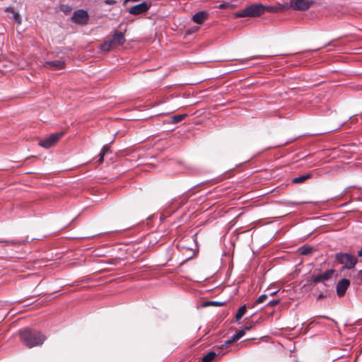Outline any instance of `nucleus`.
<instances>
[{"mask_svg":"<svg viewBox=\"0 0 362 362\" xmlns=\"http://www.w3.org/2000/svg\"><path fill=\"white\" fill-rule=\"evenodd\" d=\"M275 6L277 10L276 13L284 12L291 8V5L288 3H278Z\"/></svg>","mask_w":362,"mask_h":362,"instance_id":"15","label":"nucleus"},{"mask_svg":"<svg viewBox=\"0 0 362 362\" xmlns=\"http://www.w3.org/2000/svg\"><path fill=\"white\" fill-rule=\"evenodd\" d=\"M71 20L78 24H86L88 20V13L82 9L77 10L74 13Z\"/></svg>","mask_w":362,"mask_h":362,"instance_id":"7","label":"nucleus"},{"mask_svg":"<svg viewBox=\"0 0 362 362\" xmlns=\"http://www.w3.org/2000/svg\"><path fill=\"white\" fill-rule=\"evenodd\" d=\"M337 262L345 269H353L358 262L356 257L349 253H337L335 255Z\"/></svg>","mask_w":362,"mask_h":362,"instance_id":"4","label":"nucleus"},{"mask_svg":"<svg viewBox=\"0 0 362 362\" xmlns=\"http://www.w3.org/2000/svg\"><path fill=\"white\" fill-rule=\"evenodd\" d=\"M149 4L146 2H142L129 8V13L132 15L142 14L146 13L149 9Z\"/></svg>","mask_w":362,"mask_h":362,"instance_id":"9","label":"nucleus"},{"mask_svg":"<svg viewBox=\"0 0 362 362\" xmlns=\"http://www.w3.org/2000/svg\"><path fill=\"white\" fill-rule=\"evenodd\" d=\"M245 334V329H242L238 331L236 334H235L230 339L227 340L225 342V345L226 346H228L235 341L240 339L241 337H243Z\"/></svg>","mask_w":362,"mask_h":362,"instance_id":"13","label":"nucleus"},{"mask_svg":"<svg viewBox=\"0 0 362 362\" xmlns=\"http://www.w3.org/2000/svg\"><path fill=\"white\" fill-rule=\"evenodd\" d=\"M358 257H362V248L358 251Z\"/></svg>","mask_w":362,"mask_h":362,"instance_id":"31","label":"nucleus"},{"mask_svg":"<svg viewBox=\"0 0 362 362\" xmlns=\"http://www.w3.org/2000/svg\"><path fill=\"white\" fill-rule=\"evenodd\" d=\"M208 13L206 11H199L192 16V20L197 24H202L206 20Z\"/></svg>","mask_w":362,"mask_h":362,"instance_id":"11","label":"nucleus"},{"mask_svg":"<svg viewBox=\"0 0 362 362\" xmlns=\"http://www.w3.org/2000/svg\"><path fill=\"white\" fill-rule=\"evenodd\" d=\"M245 312H246V307H245V305L241 306L238 309V312H237V313L235 315L236 320H238L241 319L242 317L245 315Z\"/></svg>","mask_w":362,"mask_h":362,"instance_id":"18","label":"nucleus"},{"mask_svg":"<svg viewBox=\"0 0 362 362\" xmlns=\"http://www.w3.org/2000/svg\"><path fill=\"white\" fill-rule=\"evenodd\" d=\"M264 5L262 4H251L244 9L235 13L236 18L259 17L263 15Z\"/></svg>","mask_w":362,"mask_h":362,"instance_id":"3","label":"nucleus"},{"mask_svg":"<svg viewBox=\"0 0 362 362\" xmlns=\"http://www.w3.org/2000/svg\"><path fill=\"white\" fill-rule=\"evenodd\" d=\"M276 6H264L263 8V13L265 12H271V13H276Z\"/></svg>","mask_w":362,"mask_h":362,"instance_id":"19","label":"nucleus"},{"mask_svg":"<svg viewBox=\"0 0 362 362\" xmlns=\"http://www.w3.org/2000/svg\"><path fill=\"white\" fill-rule=\"evenodd\" d=\"M312 250L313 249L311 247H301L299 249V252H300V255H306L310 254L312 252Z\"/></svg>","mask_w":362,"mask_h":362,"instance_id":"22","label":"nucleus"},{"mask_svg":"<svg viewBox=\"0 0 362 362\" xmlns=\"http://www.w3.org/2000/svg\"><path fill=\"white\" fill-rule=\"evenodd\" d=\"M186 117H187L186 114L173 115L171 117V122L173 124H176V123H178V122H181L182 120H183Z\"/></svg>","mask_w":362,"mask_h":362,"instance_id":"17","label":"nucleus"},{"mask_svg":"<svg viewBox=\"0 0 362 362\" xmlns=\"http://www.w3.org/2000/svg\"><path fill=\"white\" fill-rule=\"evenodd\" d=\"M216 356V354L214 351H210L202 358V362H211Z\"/></svg>","mask_w":362,"mask_h":362,"instance_id":"16","label":"nucleus"},{"mask_svg":"<svg viewBox=\"0 0 362 362\" xmlns=\"http://www.w3.org/2000/svg\"><path fill=\"white\" fill-rule=\"evenodd\" d=\"M63 135V132L52 134L48 137L40 141L39 145L45 148H49L56 144Z\"/></svg>","mask_w":362,"mask_h":362,"instance_id":"5","label":"nucleus"},{"mask_svg":"<svg viewBox=\"0 0 362 362\" xmlns=\"http://www.w3.org/2000/svg\"><path fill=\"white\" fill-rule=\"evenodd\" d=\"M101 151L102 153H104V154H105V155L106 153H107L110 152V146H109L108 144L105 145V146L102 148V149H101V151Z\"/></svg>","mask_w":362,"mask_h":362,"instance_id":"24","label":"nucleus"},{"mask_svg":"<svg viewBox=\"0 0 362 362\" xmlns=\"http://www.w3.org/2000/svg\"><path fill=\"white\" fill-rule=\"evenodd\" d=\"M312 175L310 173H308L293 179L292 182L295 184L303 183L308 179L310 178Z\"/></svg>","mask_w":362,"mask_h":362,"instance_id":"14","label":"nucleus"},{"mask_svg":"<svg viewBox=\"0 0 362 362\" xmlns=\"http://www.w3.org/2000/svg\"><path fill=\"white\" fill-rule=\"evenodd\" d=\"M71 8L69 6H62L61 7V10L64 12V13H68L71 11Z\"/></svg>","mask_w":362,"mask_h":362,"instance_id":"26","label":"nucleus"},{"mask_svg":"<svg viewBox=\"0 0 362 362\" xmlns=\"http://www.w3.org/2000/svg\"><path fill=\"white\" fill-rule=\"evenodd\" d=\"M313 1L308 0H291V8L297 11H306L312 5Z\"/></svg>","mask_w":362,"mask_h":362,"instance_id":"6","label":"nucleus"},{"mask_svg":"<svg viewBox=\"0 0 362 362\" xmlns=\"http://www.w3.org/2000/svg\"><path fill=\"white\" fill-rule=\"evenodd\" d=\"M334 272V271L333 269H329L322 274H313L311 276L310 281L313 283L325 282L332 276Z\"/></svg>","mask_w":362,"mask_h":362,"instance_id":"8","label":"nucleus"},{"mask_svg":"<svg viewBox=\"0 0 362 362\" xmlns=\"http://www.w3.org/2000/svg\"><path fill=\"white\" fill-rule=\"evenodd\" d=\"M47 66L50 69L59 70L64 68L65 63L61 60H56L47 62Z\"/></svg>","mask_w":362,"mask_h":362,"instance_id":"12","label":"nucleus"},{"mask_svg":"<svg viewBox=\"0 0 362 362\" xmlns=\"http://www.w3.org/2000/svg\"><path fill=\"white\" fill-rule=\"evenodd\" d=\"M105 4L107 5H114L116 4V1L115 0H105Z\"/></svg>","mask_w":362,"mask_h":362,"instance_id":"28","label":"nucleus"},{"mask_svg":"<svg viewBox=\"0 0 362 362\" xmlns=\"http://www.w3.org/2000/svg\"><path fill=\"white\" fill-rule=\"evenodd\" d=\"M223 304H224L223 303L218 302V301H206L204 303V307L210 306V305L221 306Z\"/></svg>","mask_w":362,"mask_h":362,"instance_id":"21","label":"nucleus"},{"mask_svg":"<svg viewBox=\"0 0 362 362\" xmlns=\"http://www.w3.org/2000/svg\"><path fill=\"white\" fill-rule=\"evenodd\" d=\"M18 334L21 341L28 348L40 346L46 339L42 332L30 328L19 330Z\"/></svg>","mask_w":362,"mask_h":362,"instance_id":"1","label":"nucleus"},{"mask_svg":"<svg viewBox=\"0 0 362 362\" xmlns=\"http://www.w3.org/2000/svg\"><path fill=\"white\" fill-rule=\"evenodd\" d=\"M279 302H280L279 300H273L269 301L267 305L269 306L274 307V306L276 305L277 304H279Z\"/></svg>","mask_w":362,"mask_h":362,"instance_id":"25","label":"nucleus"},{"mask_svg":"<svg viewBox=\"0 0 362 362\" xmlns=\"http://www.w3.org/2000/svg\"><path fill=\"white\" fill-rule=\"evenodd\" d=\"M124 42L125 37L124 33L116 30L110 40H107L101 44L100 49L104 52H110L117 47L122 45Z\"/></svg>","mask_w":362,"mask_h":362,"instance_id":"2","label":"nucleus"},{"mask_svg":"<svg viewBox=\"0 0 362 362\" xmlns=\"http://www.w3.org/2000/svg\"><path fill=\"white\" fill-rule=\"evenodd\" d=\"M349 286V281L346 279L340 280L337 285V292L338 296H342Z\"/></svg>","mask_w":362,"mask_h":362,"instance_id":"10","label":"nucleus"},{"mask_svg":"<svg viewBox=\"0 0 362 362\" xmlns=\"http://www.w3.org/2000/svg\"><path fill=\"white\" fill-rule=\"evenodd\" d=\"M269 295L268 294H262L256 300L257 304H260L264 303L267 298Z\"/></svg>","mask_w":362,"mask_h":362,"instance_id":"23","label":"nucleus"},{"mask_svg":"<svg viewBox=\"0 0 362 362\" xmlns=\"http://www.w3.org/2000/svg\"><path fill=\"white\" fill-rule=\"evenodd\" d=\"M322 298H324V295H323L322 293H321V294H320V295L318 296V298H319V299Z\"/></svg>","mask_w":362,"mask_h":362,"instance_id":"34","label":"nucleus"},{"mask_svg":"<svg viewBox=\"0 0 362 362\" xmlns=\"http://www.w3.org/2000/svg\"><path fill=\"white\" fill-rule=\"evenodd\" d=\"M228 4H221L220 5L218 6V8H227L228 6Z\"/></svg>","mask_w":362,"mask_h":362,"instance_id":"30","label":"nucleus"},{"mask_svg":"<svg viewBox=\"0 0 362 362\" xmlns=\"http://www.w3.org/2000/svg\"><path fill=\"white\" fill-rule=\"evenodd\" d=\"M6 11L12 12L13 13V18L15 21L17 23H21V16L19 15L18 13L15 12L12 8H7Z\"/></svg>","mask_w":362,"mask_h":362,"instance_id":"20","label":"nucleus"},{"mask_svg":"<svg viewBox=\"0 0 362 362\" xmlns=\"http://www.w3.org/2000/svg\"><path fill=\"white\" fill-rule=\"evenodd\" d=\"M104 156H105V154L104 153H102L100 151V154H99V158H98V161L100 163H102L104 160Z\"/></svg>","mask_w":362,"mask_h":362,"instance_id":"27","label":"nucleus"},{"mask_svg":"<svg viewBox=\"0 0 362 362\" xmlns=\"http://www.w3.org/2000/svg\"><path fill=\"white\" fill-rule=\"evenodd\" d=\"M277 293H278V291H272V293H269V296H274V295H276Z\"/></svg>","mask_w":362,"mask_h":362,"instance_id":"32","label":"nucleus"},{"mask_svg":"<svg viewBox=\"0 0 362 362\" xmlns=\"http://www.w3.org/2000/svg\"><path fill=\"white\" fill-rule=\"evenodd\" d=\"M253 326H254V323H253V322H251V323H250V325H246V326L245 327V330H250V329H252V328L253 327Z\"/></svg>","mask_w":362,"mask_h":362,"instance_id":"29","label":"nucleus"},{"mask_svg":"<svg viewBox=\"0 0 362 362\" xmlns=\"http://www.w3.org/2000/svg\"><path fill=\"white\" fill-rule=\"evenodd\" d=\"M139 0H125L124 3H127L128 1H138Z\"/></svg>","mask_w":362,"mask_h":362,"instance_id":"33","label":"nucleus"}]
</instances>
